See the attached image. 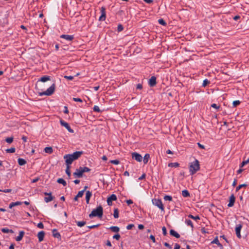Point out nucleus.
I'll use <instances>...</instances> for the list:
<instances>
[{"mask_svg":"<svg viewBox=\"0 0 249 249\" xmlns=\"http://www.w3.org/2000/svg\"><path fill=\"white\" fill-rule=\"evenodd\" d=\"M64 78L70 80H72L73 79L72 76H65Z\"/></svg>","mask_w":249,"mask_h":249,"instance_id":"052dcab7","label":"nucleus"},{"mask_svg":"<svg viewBox=\"0 0 249 249\" xmlns=\"http://www.w3.org/2000/svg\"><path fill=\"white\" fill-rule=\"evenodd\" d=\"M16 149L14 147H11L6 150V152L8 153H13L15 152Z\"/></svg>","mask_w":249,"mask_h":249,"instance_id":"e433bc0d","label":"nucleus"},{"mask_svg":"<svg viewBox=\"0 0 249 249\" xmlns=\"http://www.w3.org/2000/svg\"><path fill=\"white\" fill-rule=\"evenodd\" d=\"M93 109V110L95 112H101L99 107L97 106H94Z\"/></svg>","mask_w":249,"mask_h":249,"instance_id":"de8ad7c7","label":"nucleus"},{"mask_svg":"<svg viewBox=\"0 0 249 249\" xmlns=\"http://www.w3.org/2000/svg\"><path fill=\"white\" fill-rule=\"evenodd\" d=\"M212 244H215L218 246H221V244L220 243L217 237H215L214 240L211 242Z\"/></svg>","mask_w":249,"mask_h":249,"instance_id":"c85d7f7f","label":"nucleus"},{"mask_svg":"<svg viewBox=\"0 0 249 249\" xmlns=\"http://www.w3.org/2000/svg\"><path fill=\"white\" fill-rule=\"evenodd\" d=\"M110 162L112 164L117 165L119 163V161L118 160H112L110 161Z\"/></svg>","mask_w":249,"mask_h":249,"instance_id":"603ef678","label":"nucleus"},{"mask_svg":"<svg viewBox=\"0 0 249 249\" xmlns=\"http://www.w3.org/2000/svg\"><path fill=\"white\" fill-rule=\"evenodd\" d=\"M80 169L83 174L85 172H89L90 171V169L87 167H80Z\"/></svg>","mask_w":249,"mask_h":249,"instance_id":"c756f323","label":"nucleus"},{"mask_svg":"<svg viewBox=\"0 0 249 249\" xmlns=\"http://www.w3.org/2000/svg\"><path fill=\"white\" fill-rule=\"evenodd\" d=\"M120 235L119 233H117L116 234H115L113 236V238L116 239L117 240H119L120 238Z\"/></svg>","mask_w":249,"mask_h":249,"instance_id":"3c124183","label":"nucleus"},{"mask_svg":"<svg viewBox=\"0 0 249 249\" xmlns=\"http://www.w3.org/2000/svg\"><path fill=\"white\" fill-rule=\"evenodd\" d=\"M39 180V178L37 177V178H36L33 179L32 180V182L35 183V182H36L37 181H38Z\"/></svg>","mask_w":249,"mask_h":249,"instance_id":"680f3d73","label":"nucleus"},{"mask_svg":"<svg viewBox=\"0 0 249 249\" xmlns=\"http://www.w3.org/2000/svg\"><path fill=\"white\" fill-rule=\"evenodd\" d=\"M164 199L165 200V201H172V197L170 196H168V195H165L164 196Z\"/></svg>","mask_w":249,"mask_h":249,"instance_id":"ea45409f","label":"nucleus"},{"mask_svg":"<svg viewBox=\"0 0 249 249\" xmlns=\"http://www.w3.org/2000/svg\"><path fill=\"white\" fill-rule=\"evenodd\" d=\"M142 88V86L141 84H139L137 85V89H141Z\"/></svg>","mask_w":249,"mask_h":249,"instance_id":"69168bd1","label":"nucleus"},{"mask_svg":"<svg viewBox=\"0 0 249 249\" xmlns=\"http://www.w3.org/2000/svg\"><path fill=\"white\" fill-rule=\"evenodd\" d=\"M209 84H210V81L208 79H206L203 82L202 86L205 87Z\"/></svg>","mask_w":249,"mask_h":249,"instance_id":"c03bdc74","label":"nucleus"},{"mask_svg":"<svg viewBox=\"0 0 249 249\" xmlns=\"http://www.w3.org/2000/svg\"><path fill=\"white\" fill-rule=\"evenodd\" d=\"M134 227V224H129L126 227V229L128 230H131L132 229V228H133Z\"/></svg>","mask_w":249,"mask_h":249,"instance_id":"5fc2aeb1","label":"nucleus"},{"mask_svg":"<svg viewBox=\"0 0 249 249\" xmlns=\"http://www.w3.org/2000/svg\"><path fill=\"white\" fill-rule=\"evenodd\" d=\"M185 223L191 227L192 228H193V224L192 222L190 219H186L185 220Z\"/></svg>","mask_w":249,"mask_h":249,"instance_id":"c9c22d12","label":"nucleus"},{"mask_svg":"<svg viewBox=\"0 0 249 249\" xmlns=\"http://www.w3.org/2000/svg\"><path fill=\"white\" fill-rule=\"evenodd\" d=\"M117 199V196L115 195L112 194L107 199V203L109 206L112 205V201H115Z\"/></svg>","mask_w":249,"mask_h":249,"instance_id":"1a4fd4ad","label":"nucleus"},{"mask_svg":"<svg viewBox=\"0 0 249 249\" xmlns=\"http://www.w3.org/2000/svg\"><path fill=\"white\" fill-rule=\"evenodd\" d=\"M5 141L8 143H11L13 141V137H8L5 139Z\"/></svg>","mask_w":249,"mask_h":249,"instance_id":"37998d69","label":"nucleus"},{"mask_svg":"<svg viewBox=\"0 0 249 249\" xmlns=\"http://www.w3.org/2000/svg\"><path fill=\"white\" fill-rule=\"evenodd\" d=\"M12 191V190L11 189H5V190H0V192H3L4 193H10Z\"/></svg>","mask_w":249,"mask_h":249,"instance_id":"bf43d9fd","label":"nucleus"},{"mask_svg":"<svg viewBox=\"0 0 249 249\" xmlns=\"http://www.w3.org/2000/svg\"><path fill=\"white\" fill-rule=\"evenodd\" d=\"M24 232L23 231H20L18 236L16 238V241H21L24 236Z\"/></svg>","mask_w":249,"mask_h":249,"instance_id":"6ab92c4d","label":"nucleus"},{"mask_svg":"<svg viewBox=\"0 0 249 249\" xmlns=\"http://www.w3.org/2000/svg\"><path fill=\"white\" fill-rule=\"evenodd\" d=\"M101 15L100 17L99 20L100 21H104V20H105L106 17V8L104 7H101Z\"/></svg>","mask_w":249,"mask_h":249,"instance_id":"6e6552de","label":"nucleus"},{"mask_svg":"<svg viewBox=\"0 0 249 249\" xmlns=\"http://www.w3.org/2000/svg\"><path fill=\"white\" fill-rule=\"evenodd\" d=\"M153 204L157 206L159 209H160L162 211H163L164 210L163 204L160 199H154L152 200Z\"/></svg>","mask_w":249,"mask_h":249,"instance_id":"39448f33","label":"nucleus"},{"mask_svg":"<svg viewBox=\"0 0 249 249\" xmlns=\"http://www.w3.org/2000/svg\"><path fill=\"white\" fill-rule=\"evenodd\" d=\"M145 174H143L139 178V180H142V179H143L144 178H145Z\"/></svg>","mask_w":249,"mask_h":249,"instance_id":"0e129e2a","label":"nucleus"},{"mask_svg":"<svg viewBox=\"0 0 249 249\" xmlns=\"http://www.w3.org/2000/svg\"><path fill=\"white\" fill-rule=\"evenodd\" d=\"M247 186V184H241V185H239V186H238L236 188V191L237 192L242 187H246Z\"/></svg>","mask_w":249,"mask_h":249,"instance_id":"79ce46f5","label":"nucleus"},{"mask_svg":"<svg viewBox=\"0 0 249 249\" xmlns=\"http://www.w3.org/2000/svg\"><path fill=\"white\" fill-rule=\"evenodd\" d=\"M162 233L164 235H166L167 234V231L165 227H163L162 228Z\"/></svg>","mask_w":249,"mask_h":249,"instance_id":"6e6d98bb","label":"nucleus"},{"mask_svg":"<svg viewBox=\"0 0 249 249\" xmlns=\"http://www.w3.org/2000/svg\"><path fill=\"white\" fill-rule=\"evenodd\" d=\"M73 175L76 178H81L83 176V173L80 169V167L79 169H77Z\"/></svg>","mask_w":249,"mask_h":249,"instance_id":"4468645a","label":"nucleus"},{"mask_svg":"<svg viewBox=\"0 0 249 249\" xmlns=\"http://www.w3.org/2000/svg\"><path fill=\"white\" fill-rule=\"evenodd\" d=\"M126 203L128 205H130V204L133 203V201L132 200H131V199H129V200H127L126 201Z\"/></svg>","mask_w":249,"mask_h":249,"instance_id":"e2e57ef3","label":"nucleus"},{"mask_svg":"<svg viewBox=\"0 0 249 249\" xmlns=\"http://www.w3.org/2000/svg\"><path fill=\"white\" fill-rule=\"evenodd\" d=\"M124 29L123 26L121 24L118 25L117 30L118 32H121Z\"/></svg>","mask_w":249,"mask_h":249,"instance_id":"8fccbe9b","label":"nucleus"},{"mask_svg":"<svg viewBox=\"0 0 249 249\" xmlns=\"http://www.w3.org/2000/svg\"><path fill=\"white\" fill-rule=\"evenodd\" d=\"M211 107L216 109H218L220 108V106L216 104H213L211 105Z\"/></svg>","mask_w":249,"mask_h":249,"instance_id":"09e8293b","label":"nucleus"},{"mask_svg":"<svg viewBox=\"0 0 249 249\" xmlns=\"http://www.w3.org/2000/svg\"><path fill=\"white\" fill-rule=\"evenodd\" d=\"M156 77L154 76H152L148 81V84L151 87H153L156 85Z\"/></svg>","mask_w":249,"mask_h":249,"instance_id":"f8f14e48","label":"nucleus"},{"mask_svg":"<svg viewBox=\"0 0 249 249\" xmlns=\"http://www.w3.org/2000/svg\"><path fill=\"white\" fill-rule=\"evenodd\" d=\"M83 151H76L71 154H67L64 156L66 165H71L72 162L77 160L83 154Z\"/></svg>","mask_w":249,"mask_h":249,"instance_id":"f257e3e1","label":"nucleus"},{"mask_svg":"<svg viewBox=\"0 0 249 249\" xmlns=\"http://www.w3.org/2000/svg\"><path fill=\"white\" fill-rule=\"evenodd\" d=\"M60 38H64L66 40L71 41L73 39L74 36L73 35H62L60 36Z\"/></svg>","mask_w":249,"mask_h":249,"instance_id":"ddd939ff","label":"nucleus"},{"mask_svg":"<svg viewBox=\"0 0 249 249\" xmlns=\"http://www.w3.org/2000/svg\"><path fill=\"white\" fill-rule=\"evenodd\" d=\"M55 88V85L54 84H52L46 91L39 92V95L40 96L46 95L50 96L52 95L54 92Z\"/></svg>","mask_w":249,"mask_h":249,"instance_id":"20e7f679","label":"nucleus"},{"mask_svg":"<svg viewBox=\"0 0 249 249\" xmlns=\"http://www.w3.org/2000/svg\"><path fill=\"white\" fill-rule=\"evenodd\" d=\"M248 163H249V158L248 160H246L243 161V162L241 163V164L240 165V167L242 168L244 165H245L246 164H247Z\"/></svg>","mask_w":249,"mask_h":249,"instance_id":"a19ab883","label":"nucleus"},{"mask_svg":"<svg viewBox=\"0 0 249 249\" xmlns=\"http://www.w3.org/2000/svg\"><path fill=\"white\" fill-rule=\"evenodd\" d=\"M182 195L185 197L190 196V194L187 190H184L182 191Z\"/></svg>","mask_w":249,"mask_h":249,"instance_id":"cd10ccee","label":"nucleus"},{"mask_svg":"<svg viewBox=\"0 0 249 249\" xmlns=\"http://www.w3.org/2000/svg\"><path fill=\"white\" fill-rule=\"evenodd\" d=\"M44 151L46 153L51 154V153H53V150L52 147H46L44 149Z\"/></svg>","mask_w":249,"mask_h":249,"instance_id":"bb28decb","label":"nucleus"},{"mask_svg":"<svg viewBox=\"0 0 249 249\" xmlns=\"http://www.w3.org/2000/svg\"><path fill=\"white\" fill-rule=\"evenodd\" d=\"M44 195L46 196H48V197H44V201L46 203H48V202L52 201L54 198V197L52 196L51 193H48L45 192V193H44Z\"/></svg>","mask_w":249,"mask_h":249,"instance_id":"9d476101","label":"nucleus"},{"mask_svg":"<svg viewBox=\"0 0 249 249\" xmlns=\"http://www.w3.org/2000/svg\"><path fill=\"white\" fill-rule=\"evenodd\" d=\"M164 245L165 247H167V248H169V249H171V248H172L171 246H170V245L168 243H167V242H165V243H164Z\"/></svg>","mask_w":249,"mask_h":249,"instance_id":"774afa93","label":"nucleus"},{"mask_svg":"<svg viewBox=\"0 0 249 249\" xmlns=\"http://www.w3.org/2000/svg\"><path fill=\"white\" fill-rule=\"evenodd\" d=\"M84 193V190H82V191H79L77 195H76L77 197H82L83 196Z\"/></svg>","mask_w":249,"mask_h":249,"instance_id":"a18cd8bd","label":"nucleus"},{"mask_svg":"<svg viewBox=\"0 0 249 249\" xmlns=\"http://www.w3.org/2000/svg\"><path fill=\"white\" fill-rule=\"evenodd\" d=\"M22 203V202L20 201H17L15 202H12L9 204V207L11 209L12 207L16 206H18L21 205Z\"/></svg>","mask_w":249,"mask_h":249,"instance_id":"aec40b11","label":"nucleus"},{"mask_svg":"<svg viewBox=\"0 0 249 249\" xmlns=\"http://www.w3.org/2000/svg\"><path fill=\"white\" fill-rule=\"evenodd\" d=\"M77 225L79 227H82L86 224V222L84 221H76Z\"/></svg>","mask_w":249,"mask_h":249,"instance_id":"f704fd0d","label":"nucleus"},{"mask_svg":"<svg viewBox=\"0 0 249 249\" xmlns=\"http://www.w3.org/2000/svg\"><path fill=\"white\" fill-rule=\"evenodd\" d=\"M50 80V76L45 75L41 77L40 81L42 82H45L48 80Z\"/></svg>","mask_w":249,"mask_h":249,"instance_id":"4be33fe9","label":"nucleus"},{"mask_svg":"<svg viewBox=\"0 0 249 249\" xmlns=\"http://www.w3.org/2000/svg\"><path fill=\"white\" fill-rule=\"evenodd\" d=\"M18 161L19 165H23L26 163V161L24 159L21 158H19Z\"/></svg>","mask_w":249,"mask_h":249,"instance_id":"393cba45","label":"nucleus"},{"mask_svg":"<svg viewBox=\"0 0 249 249\" xmlns=\"http://www.w3.org/2000/svg\"><path fill=\"white\" fill-rule=\"evenodd\" d=\"M92 196V193L89 191H87L86 193V200L87 204L89 203V199Z\"/></svg>","mask_w":249,"mask_h":249,"instance_id":"dca6fc26","label":"nucleus"},{"mask_svg":"<svg viewBox=\"0 0 249 249\" xmlns=\"http://www.w3.org/2000/svg\"><path fill=\"white\" fill-rule=\"evenodd\" d=\"M60 123L61 125L62 126H64L68 130V131L69 132L71 133L74 132L73 130L71 128L69 124L67 123V122H65L64 120H60Z\"/></svg>","mask_w":249,"mask_h":249,"instance_id":"423d86ee","label":"nucleus"},{"mask_svg":"<svg viewBox=\"0 0 249 249\" xmlns=\"http://www.w3.org/2000/svg\"><path fill=\"white\" fill-rule=\"evenodd\" d=\"M170 234L177 238H179L180 237V235L174 230H171L170 231Z\"/></svg>","mask_w":249,"mask_h":249,"instance_id":"a211bd4d","label":"nucleus"},{"mask_svg":"<svg viewBox=\"0 0 249 249\" xmlns=\"http://www.w3.org/2000/svg\"><path fill=\"white\" fill-rule=\"evenodd\" d=\"M178 162H171L168 164V166L170 167H177L179 166Z\"/></svg>","mask_w":249,"mask_h":249,"instance_id":"7c9ffc66","label":"nucleus"},{"mask_svg":"<svg viewBox=\"0 0 249 249\" xmlns=\"http://www.w3.org/2000/svg\"><path fill=\"white\" fill-rule=\"evenodd\" d=\"M235 197L233 194L231 195L229 198V203L228 205L229 207H232L234 205Z\"/></svg>","mask_w":249,"mask_h":249,"instance_id":"9b49d317","label":"nucleus"},{"mask_svg":"<svg viewBox=\"0 0 249 249\" xmlns=\"http://www.w3.org/2000/svg\"><path fill=\"white\" fill-rule=\"evenodd\" d=\"M242 227V225L240 224L238 226H237L235 228L236 234L237 236L239 238H240L241 237V235L240 234V231H241Z\"/></svg>","mask_w":249,"mask_h":249,"instance_id":"2eb2a0df","label":"nucleus"},{"mask_svg":"<svg viewBox=\"0 0 249 249\" xmlns=\"http://www.w3.org/2000/svg\"><path fill=\"white\" fill-rule=\"evenodd\" d=\"M132 157L133 159L139 162L142 161V157L141 155L136 152L132 153Z\"/></svg>","mask_w":249,"mask_h":249,"instance_id":"0eeeda50","label":"nucleus"},{"mask_svg":"<svg viewBox=\"0 0 249 249\" xmlns=\"http://www.w3.org/2000/svg\"><path fill=\"white\" fill-rule=\"evenodd\" d=\"M158 22H159V24H161L162 25H163V26H166V22L162 18L159 19L158 20Z\"/></svg>","mask_w":249,"mask_h":249,"instance_id":"58836bf2","label":"nucleus"},{"mask_svg":"<svg viewBox=\"0 0 249 249\" xmlns=\"http://www.w3.org/2000/svg\"><path fill=\"white\" fill-rule=\"evenodd\" d=\"M199 164L198 160H196L194 162L191 163L189 166L190 172L191 175L196 173L199 170Z\"/></svg>","mask_w":249,"mask_h":249,"instance_id":"7ed1b4c3","label":"nucleus"},{"mask_svg":"<svg viewBox=\"0 0 249 249\" xmlns=\"http://www.w3.org/2000/svg\"><path fill=\"white\" fill-rule=\"evenodd\" d=\"M57 182L60 184H62L64 186L67 185L66 181L62 178H59L57 179Z\"/></svg>","mask_w":249,"mask_h":249,"instance_id":"5701e85b","label":"nucleus"},{"mask_svg":"<svg viewBox=\"0 0 249 249\" xmlns=\"http://www.w3.org/2000/svg\"><path fill=\"white\" fill-rule=\"evenodd\" d=\"M66 166H67V167H66V173L68 176L69 178H70L71 175V171H70L71 165H66Z\"/></svg>","mask_w":249,"mask_h":249,"instance_id":"a878e982","label":"nucleus"},{"mask_svg":"<svg viewBox=\"0 0 249 249\" xmlns=\"http://www.w3.org/2000/svg\"><path fill=\"white\" fill-rule=\"evenodd\" d=\"M103 214V209L102 206L100 205L96 209H93L91 213L89 214L90 218L98 216L101 218Z\"/></svg>","mask_w":249,"mask_h":249,"instance_id":"f03ea898","label":"nucleus"},{"mask_svg":"<svg viewBox=\"0 0 249 249\" xmlns=\"http://www.w3.org/2000/svg\"><path fill=\"white\" fill-rule=\"evenodd\" d=\"M113 216L115 218H118L119 217V211L117 208L114 209Z\"/></svg>","mask_w":249,"mask_h":249,"instance_id":"72a5a7b5","label":"nucleus"},{"mask_svg":"<svg viewBox=\"0 0 249 249\" xmlns=\"http://www.w3.org/2000/svg\"><path fill=\"white\" fill-rule=\"evenodd\" d=\"M73 100L75 102H82V100L79 98H73Z\"/></svg>","mask_w":249,"mask_h":249,"instance_id":"4d7b16f0","label":"nucleus"},{"mask_svg":"<svg viewBox=\"0 0 249 249\" xmlns=\"http://www.w3.org/2000/svg\"><path fill=\"white\" fill-rule=\"evenodd\" d=\"M240 103V102L239 100L234 101L233 102L232 105L234 107H236L238 105H239Z\"/></svg>","mask_w":249,"mask_h":249,"instance_id":"49530a36","label":"nucleus"},{"mask_svg":"<svg viewBox=\"0 0 249 249\" xmlns=\"http://www.w3.org/2000/svg\"><path fill=\"white\" fill-rule=\"evenodd\" d=\"M110 229L112 231L115 232H118L120 230L119 228L117 226H112L110 228Z\"/></svg>","mask_w":249,"mask_h":249,"instance_id":"473e14b6","label":"nucleus"},{"mask_svg":"<svg viewBox=\"0 0 249 249\" xmlns=\"http://www.w3.org/2000/svg\"><path fill=\"white\" fill-rule=\"evenodd\" d=\"M150 159V155L148 154H146L143 157V162L144 164H146Z\"/></svg>","mask_w":249,"mask_h":249,"instance_id":"b1692460","label":"nucleus"},{"mask_svg":"<svg viewBox=\"0 0 249 249\" xmlns=\"http://www.w3.org/2000/svg\"><path fill=\"white\" fill-rule=\"evenodd\" d=\"M180 245L178 244H175L174 249H180Z\"/></svg>","mask_w":249,"mask_h":249,"instance_id":"338daca9","label":"nucleus"},{"mask_svg":"<svg viewBox=\"0 0 249 249\" xmlns=\"http://www.w3.org/2000/svg\"><path fill=\"white\" fill-rule=\"evenodd\" d=\"M45 235V232L43 231H39L37 234V237L39 242L43 241Z\"/></svg>","mask_w":249,"mask_h":249,"instance_id":"f3484780","label":"nucleus"},{"mask_svg":"<svg viewBox=\"0 0 249 249\" xmlns=\"http://www.w3.org/2000/svg\"><path fill=\"white\" fill-rule=\"evenodd\" d=\"M99 226H100V224H97V225L89 226H88V227L89 229H94V228L98 227Z\"/></svg>","mask_w":249,"mask_h":249,"instance_id":"864d4df0","label":"nucleus"},{"mask_svg":"<svg viewBox=\"0 0 249 249\" xmlns=\"http://www.w3.org/2000/svg\"><path fill=\"white\" fill-rule=\"evenodd\" d=\"M188 217H189V218H192V219H194V220H195L200 219V217H199V216H198V215H196V216H194V215H192V214H189V215H188Z\"/></svg>","mask_w":249,"mask_h":249,"instance_id":"4c0bfd02","label":"nucleus"},{"mask_svg":"<svg viewBox=\"0 0 249 249\" xmlns=\"http://www.w3.org/2000/svg\"><path fill=\"white\" fill-rule=\"evenodd\" d=\"M1 231L3 233H9V232L13 233L14 232L13 230H9L7 228H2V229H1Z\"/></svg>","mask_w":249,"mask_h":249,"instance_id":"2f4dec72","label":"nucleus"},{"mask_svg":"<svg viewBox=\"0 0 249 249\" xmlns=\"http://www.w3.org/2000/svg\"><path fill=\"white\" fill-rule=\"evenodd\" d=\"M54 237L57 238H60V233L57 232V230L56 229H53L52 231Z\"/></svg>","mask_w":249,"mask_h":249,"instance_id":"412c9836","label":"nucleus"},{"mask_svg":"<svg viewBox=\"0 0 249 249\" xmlns=\"http://www.w3.org/2000/svg\"><path fill=\"white\" fill-rule=\"evenodd\" d=\"M37 226L39 229H43L44 228V225L42 222H39V223H38Z\"/></svg>","mask_w":249,"mask_h":249,"instance_id":"13d9d810","label":"nucleus"}]
</instances>
